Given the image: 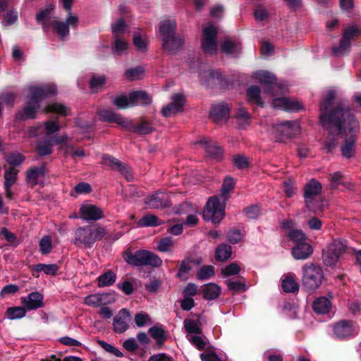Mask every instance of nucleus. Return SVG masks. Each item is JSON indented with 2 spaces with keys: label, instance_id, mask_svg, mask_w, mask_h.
<instances>
[{
  "label": "nucleus",
  "instance_id": "f257e3e1",
  "mask_svg": "<svg viewBox=\"0 0 361 361\" xmlns=\"http://www.w3.org/2000/svg\"><path fill=\"white\" fill-rule=\"evenodd\" d=\"M335 97V90H329L320 105V122L329 130L324 148L331 152L341 140L343 157L350 158L355 152L360 124L348 106L342 104L329 111Z\"/></svg>",
  "mask_w": 361,
  "mask_h": 361
},
{
  "label": "nucleus",
  "instance_id": "f03ea898",
  "mask_svg": "<svg viewBox=\"0 0 361 361\" xmlns=\"http://www.w3.org/2000/svg\"><path fill=\"white\" fill-rule=\"evenodd\" d=\"M252 77L266 85L264 93H270L272 98V107L288 111H295L302 109L301 104L298 101L290 100L284 97H276L278 92H283V88L276 82V78L274 74L266 71H257L253 73Z\"/></svg>",
  "mask_w": 361,
  "mask_h": 361
},
{
  "label": "nucleus",
  "instance_id": "7ed1b4c3",
  "mask_svg": "<svg viewBox=\"0 0 361 361\" xmlns=\"http://www.w3.org/2000/svg\"><path fill=\"white\" fill-rule=\"evenodd\" d=\"M27 91L28 93L27 105L17 114V118L21 120L35 118L39 108V102L44 98L55 94L56 88L53 84L42 86L32 85L27 88Z\"/></svg>",
  "mask_w": 361,
  "mask_h": 361
},
{
  "label": "nucleus",
  "instance_id": "20e7f679",
  "mask_svg": "<svg viewBox=\"0 0 361 361\" xmlns=\"http://www.w3.org/2000/svg\"><path fill=\"white\" fill-rule=\"evenodd\" d=\"M51 8L42 9L36 16L37 23H41L44 31L52 27L54 31L61 38L69 35V27H75L78 23V18L75 16L69 15L66 22L57 20L55 17H51Z\"/></svg>",
  "mask_w": 361,
  "mask_h": 361
},
{
  "label": "nucleus",
  "instance_id": "39448f33",
  "mask_svg": "<svg viewBox=\"0 0 361 361\" xmlns=\"http://www.w3.org/2000/svg\"><path fill=\"white\" fill-rule=\"evenodd\" d=\"M106 234L105 228L97 225L79 227L75 231L72 243L76 246L91 247L96 241L102 240Z\"/></svg>",
  "mask_w": 361,
  "mask_h": 361
},
{
  "label": "nucleus",
  "instance_id": "423d86ee",
  "mask_svg": "<svg viewBox=\"0 0 361 361\" xmlns=\"http://www.w3.org/2000/svg\"><path fill=\"white\" fill-rule=\"evenodd\" d=\"M124 259L128 264L136 267H159L162 264V260L157 255L145 250H140L134 253L126 252Z\"/></svg>",
  "mask_w": 361,
  "mask_h": 361
},
{
  "label": "nucleus",
  "instance_id": "0eeeda50",
  "mask_svg": "<svg viewBox=\"0 0 361 361\" xmlns=\"http://www.w3.org/2000/svg\"><path fill=\"white\" fill-rule=\"evenodd\" d=\"M302 271V283L307 291H313L321 286L324 278L321 267L313 264H306L303 266Z\"/></svg>",
  "mask_w": 361,
  "mask_h": 361
},
{
  "label": "nucleus",
  "instance_id": "6e6552de",
  "mask_svg": "<svg viewBox=\"0 0 361 361\" xmlns=\"http://www.w3.org/2000/svg\"><path fill=\"white\" fill-rule=\"evenodd\" d=\"M225 201L220 202L216 196L210 197L204 209L203 218L205 221H210L213 224H218L225 215Z\"/></svg>",
  "mask_w": 361,
  "mask_h": 361
},
{
  "label": "nucleus",
  "instance_id": "1a4fd4ad",
  "mask_svg": "<svg viewBox=\"0 0 361 361\" xmlns=\"http://www.w3.org/2000/svg\"><path fill=\"white\" fill-rule=\"evenodd\" d=\"M217 28L213 24H208L202 31V48L205 54H215L217 52Z\"/></svg>",
  "mask_w": 361,
  "mask_h": 361
},
{
  "label": "nucleus",
  "instance_id": "9d476101",
  "mask_svg": "<svg viewBox=\"0 0 361 361\" xmlns=\"http://www.w3.org/2000/svg\"><path fill=\"white\" fill-rule=\"evenodd\" d=\"M276 137L281 141L283 138H289L296 135L300 131V126L297 121H286L276 124L274 127Z\"/></svg>",
  "mask_w": 361,
  "mask_h": 361
},
{
  "label": "nucleus",
  "instance_id": "9b49d317",
  "mask_svg": "<svg viewBox=\"0 0 361 361\" xmlns=\"http://www.w3.org/2000/svg\"><path fill=\"white\" fill-rule=\"evenodd\" d=\"M358 326L351 321H341L334 328L335 335L340 338H345L357 334Z\"/></svg>",
  "mask_w": 361,
  "mask_h": 361
},
{
  "label": "nucleus",
  "instance_id": "f8f14e48",
  "mask_svg": "<svg viewBox=\"0 0 361 361\" xmlns=\"http://www.w3.org/2000/svg\"><path fill=\"white\" fill-rule=\"evenodd\" d=\"M171 102L161 109V114L164 117H170L183 109L185 99L182 94H174L171 96Z\"/></svg>",
  "mask_w": 361,
  "mask_h": 361
},
{
  "label": "nucleus",
  "instance_id": "ddd939ff",
  "mask_svg": "<svg viewBox=\"0 0 361 361\" xmlns=\"http://www.w3.org/2000/svg\"><path fill=\"white\" fill-rule=\"evenodd\" d=\"M80 217L85 221H97L104 217V212L99 207L85 203L80 207Z\"/></svg>",
  "mask_w": 361,
  "mask_h": 361
},
{
  "label": "nucleus",
  "instance_id": "4468645a",
  "mask_svg": "<svg viewBox=\"0 0 361 361\" xmlns=\"http://www.w3.org/2000/svg\"><path fill=\"white\" fill-rule=\"evenodd\" d=\"M102 164L111 169L120 172L128 180H132V176L128 166L123 164L118 159L104 154L102 156Z\"/></svg>",
  "mask_w": 361,
  "mask_h": 361
},
{
  "label": "nucleus",
  "instance_id": "2eb2a0df",
  "mask_svg": "<svg viewBox=\"0 0 361 361\" xmlns=\"http://www.w3.org/2000/svg\"><path fill=\"white\" fill-rule=\"evenodd\" d=\"M145 204L151 209H159L170 205L169 195L167 193L157 192L145 199Z\"/></svg>",
  "mask_w": 361,
  "mask_h": 361
},
{
  "label": "nucleus",
  "instance_id": "dca6fc26",
  "mask_svg": "<svg viewBox=\"0 0 361 361\" xmlns=\"http://www.w3.org/2000/svg\"><path fill=\"white\" fill-rule=\"evenodd\" d=\"M130 321V312L126 309H121L114 318V329L116 333H123L128 328V322Z\"/></svg>",
  "mask_w": 361,
  "mask_h": 361
},
{
  "label": "nucleus",
  "instance_id": "f3484780",
  "mask_svg": "<svg viewBox=\"0 0 361 361\" xmlns=\"http://www.w3.org/2000/svg\"><path fill=\"white\" fill-rule=\"evenodd\" d=\"M322 191V185L319 182L315 179L310 180L304 188V197L305 204H310L312 202L313 198L320 196Z\"/></svg>",
  "mask_w": 361,
  "mask_h": 361
},
{
  "label": "nucleus",
  "instance_id": "a211bd4d",
  "mask_svg": "<svg viewBox=\"0 0 361 361\" xmlns=\"http://www.w3.org/2000/svg\"><path fill=\"white\" fill-rule=\"evenodd\" d=\"M230 107L226 104L215 105L210 112L211 118L216 123L226 121L229 118Z\"/></svg>",
  "mask_w": 361,
  "mask_h": 361
},
{
  "label": "nucleus",
  "instance_id": "6ab92c4d",
  "mask_svg": "<svg viewBox=\"0 0 361 361\" xmlns=\"http://www.w3.org/2000/svg\"><path fill=\"white\" fill-rule=\"evenodd\" d=\"M22 303L27 310H36L43 305V295L38 292H32L27 297L22 298Z\"/></svg>",
  "mask_w": 361,
  "mask_h": 361
},
{
  "label": "nucleus",
  "instance_id": "aec40b11",
  "mask_svg": "<svg viewBox=\"0 0 361 361\" xmlns=\"http://www.w3.org/2000/svg\"><path fill=\"white\" fill-rule=\"evenodd\" d=\"M46 173L44 166L35 167L27 171V181L31 185H41Z\"/></svg>",
  "mask_w": 361,
  "mask_h": 361
},
{
  "label": "nucleus",
  "instance_id": "412c9836",
  "mask_svg": "<svg viewBox=\"0 0 361 361\" xmlns=\"http://www.w3.org/2000/svg\"><path fill=\"white\" fill-rule=\"evenodd\" d=\"M313 252L312 246L306 243H299L292 249L293 257L298 260H303L307 259Z\"/></svg>",
  "mask_w": 361,
  "mask_h": 361
},
{
  "label": "nucleus",
  "instance_id": "4be33fe9",
  "mask_svg": "<svg viewBox=\"0 0 361 361\" xmlns=\"http://www.w3.org/2000/svg\"><path fill=\"white\" fill-rule=\"evenodd\" d=\"M206 153L210 157L220 159L223 156V149L215 142L202 139L200 141Z\"/></svg>",
  "mask_w": 361,
  "mask_h": 361
},
{
  "label": "nucleus",
  "instance_id": "5701e85b",
  "mask_svg": "<svg viewBox=\"0 0 361 361\" xmlns=\"http://www.w3.org/2000/svg\"><path fill=\"white\" fill-rule=\"evenodd\" d=\"M183 44V39L178 36L162 38V47L164 51L173 54L179 50Z\"/></svg>",
  "mask_w": 361,
  "mask_h": 361
},
{
  "label": "nucleus",
  "instance_id": "b1692460",
  "mask_svg": "<svg viewBox=\"0 0 361 361\" xmlns=\"http://www.w3.org/2000/svg\"><path fill=\"white\" fill-rule=\"evenodd\" d=\"M223 52L228 55L235 56L241 50L240 43L234 39L226 38L221 45Z\"/></svg>",
  "mask_w": 361,
  "mask_h": 361
},
{
  "label": "nucleus",
  "instance_id": "393cba45",
  "mask_svg": "<svg viewBox=\"0 0 361 361\" xmlns=\"http://www.w3.org/2000/svg\"><path fill=\"white\" fill-rule=\"evenodd\" d=\"M130 104L133 106L147 105L152 102L151 97L145 91H135L130 93Z\"/></svg>",
  "mask_w": 361,
  "mask_h": 361
},
{
  "label": "nucleus",
  "instance_id": "a878e982",
  "mask_svg": "<svg viewBox=\"0 0 361 361\" xmlns=\"http://www.w3.org/2000/svg\"><path fill=\"white\" fill-rule=\"evenodd\" d=\"M176 23L174 20H166L162 21L159 27V32L162 38L171 37L175 35Z\"/></svg>",
  "mask_w": 361,
  "mask_h": 361
},
{
  "label": "nucleus",
  "instance_id": "bb28decb",
  "mask_svg": "<svg viewBox=\"0 0 361 361\" xmlns=\"http://www.w3.org/2000/svg\"><path fill=\"white\" fill-rule=\"evenodd\" d=\"M331 307V302L326 297H319L313 302V309L317 314H326Z\"/></svg>",
  "mask_w": 361,
  "mask_h": 361
},
{
  "label": "nucleus",
  "instance_id": "cd10ccee",
  "mask_svg": "<svg viewBox=\"0 0 361 361\" xmlns=\"http://www.w3.org/2000/svg\"><path fill=\"white\" fill-rule=\"evenodd\" d=\"M221 291V287L213 283H208L202 288L203 296L207 300H214L218 298Z\"/></svg>",
  "mask_w": 361,
  "mask_h": 361
},
{
  "label": "nucleus",
  "instance_id": "c85d7f7f",
  "mask_svg": "<svg viewBox=\"0 0 361 361\" xmlns=\"http://www.w3.org/2000/svg\"><path fill=\"white\" fill-rule=\"evenodd\" d=\"M231 253L232 250L231 246L226 244H221L216 247L215 257L216 260L224 262L231 257Z\"/></svg>",
  "mask_w": 361,
  "mask_h": 361
},
{
  "label": "nucleus",
  "instance_id": "c756f323",
  "mask_svg": "<svg viewBox=\"0 0 361 361\" xmlns=\"http://www.w3.org/2000/svg\"><path fill=\"white\" fill-rule=\"evenodd\" d=\"M282 288L287 293H295L299 290V284L292 276H286L282 281Z\"/></svg>",
  "mask_w": 361,
  "mask_h": 361
},
{
  "label": "nucleus",
  "instance_id": "7c9ffc66",
  "mask_svg": "<svg viewBox=\"0 0 361 361\" xmlns=\"http://www.w3.org/2000/svg\"><path fill=\"white\" fill-rule=\"evenodd\" d=\"M116 274L112 271H107L98 277V286L104 287L111 286L116 281Z\"/></svg>",
  "mask_w": 361,
  "mask_h": 361
},
{
  "label": "nucleus",
  "instance_id": "2f4dec72",
  "mask_svg": "<svg viewBox=\"0 0 361 361\" xmlns=\"http://www.w3.org/2000/svg\"><path fill=\"white\" fill-rule=\"evenodd\" d=\"M323 259L326 265L333 266L338 261L340 256L335 252V251L331 250V247L328 245L325 250L323 252Z\"/></svg>",
  "mask_w": 361,
  "mask_h": 361
},
{
  "label": "nucleus",
  "instance_id": "473e14b6",
  "mask_svg": "<svg viewBox=\"0 0 361 361\" xmlns=\"http://www.w3.org/2000/svg\"><path fill=\"white\" fill-rule=\"evenodd\" d=\"M247 95L250 102L259 106H262L263 104L260 97V90L257 86H251L247 91Z\"/></svg>",
  "mask_w": 361,
  "mask_h": 361
},
{
  "label": "nucleus",
  "instance_id": "72a5a7b5",
  "mask_svg": "<svg viewBox=\"0 0 361 361\" xmlns=\"http://www.w3.org/2000/svg\"><path fill=\"white\" fill-rule=\"evenodd\" d=\"M44 111L55 113L61 116H67L69 114V109L60 103H54L47 105L44 109Z\"/></svg>",
  "mask_w": 361,
  "mask_h": 361
},
{
  "label": "nucleus",
  "instance_id": "f704fd0d",
  "mask_svg": "<svg viewBox=\"0 0 361 361\" xmlns=\"http://www.w3.org/2000/svg\"><path fill=\"white\" fill-rule=\"evenodd\" d=\"M350 42L342 37L338 46L333 47V52L337 56H343L350 51Z\"/></svg>",
  "mask_w": 361,
  "mask_h": 361
},
{
  "label": "nucleus",
  "instance_id": "c9c22d12",
  "mask_svg": "<svg viewBox=\"0 0 361 361\" xmlns=\"http://www.w3.org/2000/svg\"><path fill=\"white\" fill-rule=\"evenodd\" d=\"M329 245L331 247V250L335 251L338 256H341L348 249L346 241L341 239L335 240Z\"/></svg>",
  "mask_w": 361,
  "mask_h": 361
},
{
  "label": "nucleus",
  "instance_id": "e433bc0d",
  "mask_svg": "<svg viewBox=\"0 0 361 361\" xmlns=\"http://www.w3.org/2000/svg\"><path fill=\"white\" fill-rule=\"evenodd\" d=\"M34 269L37 272L43 271L47 275H55L59 269V267L55 264H38L35 266Z\"/></svg>",
  "mask_w": 361,
  "mask_h": 361
},
{
  "label": "nucleus",
  "instance_id": "4c0bfd02",
  "mask_svg": "<svg viewBox=\"0 0 361 361\" xmlns=\"http://www.w3.org/2000/svg\"><path fill=\"white\" fill-rule=\"evenodd\" d=\"M361 34V30L355 25H350L346 27L343 31V37L350 42L354 40Z\"/></svg>",
  "mask_w": 361,
  "mask_h": 361
},
{
  "label": "nucleus",
  "instance_id": "58836bf2",
  "mask_svg": "<svg viewBox=\"0 0 361 361\" xmlns=\"http://www.w3.org/2000/svg\"><path fill=\"white\" fill-rule=\"evenodd\" d=\"M214 268L211 265L202 267L197 274V278L201 281L208 280L214 275Z\"/></svg>",
  "mask_w": 361,
  "mask_h": 361
},
{
  "label": "nucleus",
  "instance_id": "ea45409f",
  "mask_svg": "<svg viewBox=\"0 0 361 361\" xmlns=\"http://www.w3.org/2000/svg\"><path fill=\"white\" fill-rule=\"evenodd\" d=\"M25 309L22 307H9L6 311V316L9 319H21L25 317Z\"/></svg>",
  "mask_w": 361,
  "mask_h": 361
},
{
  "label": "nucleus",
  "instance_id": "a19ab883",
  "mask_svg": "<svg viewBox=\"0 0 361 361\" xmlns=\"http://www.w3.org/2000/svg\"><path fill=\"white\" fill-rule=\"evenodd\" d=\"M235 181L231 177H226L222 185L221 196L226 201L228 198V194L233 190Z\"/></svg>",
  "mask_w": 361,
  "mask_h": 361
},
{
  "label": "nucleus",
  "instance_id": "79ce46f5",
  "mask_svg": "<svg viewBox=\"0 0 361 361\" xmlns=\"http://www.w3.org/2000/svg\"><path fill=\"white\" fill-rule=\"evenodd\" d=\"M128 47V42L123 38L120 37H114V50L117 54L121 55L126 53Z\"/></svg>",
  "mask_w": 361,
  "mask_h": 361
},
{
  "label": "nucleus",
  "instance_id": "37998d69",
  "mask_svg": "<svg viewBox=\"0 0 361 361\" xmlns=\"http://www.w3.org/2000/svg\"><path fill=\"white\" fill-rule=\"evenodd\" d=\"M239 128H244L249 124L250 114L243 108H239L235 116Z\"/></svg>",
  "mask_w": 361,
  "mask_h": 361
},
{
  "label": "nucleus",
  "instance_id": "c03bdc74",
  "mask_svg": "<svg viewBox=\"0 0 361 361\" xmlns=\"http://www.w3.org/2000/svg\"><path fill=\"white\" fill-rule=\"evenodd\" d=\"M18 171L13 167H9L6 169L4 173L5 183L4 185L12 187L17 180V175Z\"/></svg>",
  "mask_w": 361,
  "mask_h": 361
},
{
  "label": "nucleus",
  "instance_id": "a18cd8bd",
  "mask_svg": "<svg viewBox=\"0 0 361 361\" xmlns=\"http://www.w3.org/2000/svg\"><path fill=\"white\" fill-rule=\"evenodd\" d=\"M191 270L192 266L190 265V262L183 260L181 262L177 276L180 281H187L188 279V275Z\"/></svg>",
  "mask_w": 361,
  "mask_h": 361
},
{
  "label": "nucleus",
  "instance_id": "49530a36",
  "mask_svg": "<svg viewBox=\"0 0 361 361\" xmlns=\"http://www.w3.org/2000/svg\"><path fill=\"white\" fill-rule=\"evenodd\" d=\"M148 40L145 35L140 33H135L133 36V44L140 51H145L147 49Z\"/></svg>",
  "mask_w": 361,
  "mask_h": 361
},
{
  "label": "nucleus",
  "instance_id": "de8ad7c7",
  "mask_svg": "<svg viewBox=\"0 0 361 361\" xmlns=\"http://www.w3.org/2000/svg\"><path fill=\"white\" fill-rule=\"evenodd\" d=\"M184 327L187 332L190 334H201L202 330L197 321L186 319L184 320Z\"/></svg>",
  "mask_w": 361,
  "mask_h": 361
},
{
  "label": "nucleus",
  "instance_id": "09e8293b",
  "mask_svg": "<svg viewBox=\"0 0 361 361\" xmlns=\"http://www.w3.org/2000/svg\"><path fill=\"white\" fill-rule=\"evenodd\" d=\"M174 245V243L171 238L165 237L161 238L157 243V250L162 252H166L171 251Z\"/></svg>",
  "mask_w": 361,
  "mask_h": 361
},
{
  "label": "nucleus",
  "instance_id": "8fccbe9b",
  "mask_svg": "<svg viewBox=\"0 0 361 361\" xmlns=\"http://www.w3.org/2000/svg\"><path fill=\"white\" fill-rule=\"evenodd\" d=\"M126 30V24L122 18L117 20L115 23L111 24V30L114 37H119L120 35L124 33Z\"/></svg>",
  "mask_w": 361,
  "mask_h": 361
},
{
  "label": "nucleus",
  "instance_id": "3c124183",
  "mask_svg": "<svg viewBox=\"0 0 361 361\" xmlns=\"http://www.w3.org/2000/svg\"><path fill=\"white\" fill-rule=\"evenodd\" d=\"M144 73V69L142 67H135L128 69L125 73L126 78L129 80H139Z\"/></svg>",
  "mask_w": 361,
  "mask_h": 361
},
{
  "label": "nucleus",
  "instance_id": "603ef678",
  "mask_svg": "<svg viewBox=\"0 0 361 361\" xmlns=\"http://www.w3.org/2000/svg\"><path fill=\"white\" fill-rule=\"evenodd\" d=\"M5 158L9 165L13 166H19L24 160V157L18 152L10 153Z\"/></svg>",
  "mask_w": 361,
  "mask_h": 361
},
{
  "label": "nucleus",
  "instance_id": "864d4df0",
  "mask_svg": "<svg viewBox=\"0 0 361 361\" xmlns=\"http://www.w3.org/2000/svg\"><path fill=\"white\" fill-rule=\"evenodd\" d=\"M140 226H156L159 224V219L155 215L148 214L138 221Z\"/></svg>",
  "mask_w": 361,
  "mask_h": 361
},
{
  "label": "nucleus",
  "instance_id": "5fc2aeb1",
  "mask_svg": "<svg viewBox=\"0 0 361 361\" xmlns=\"http://www.w3.org/2000/svg\"><path fill=\"white\" fill-rule=\"evenodd\" d=\"M113 103L119 109H126L130 106H133L130 104V94L120 95L114 98Z\"/></svg>",
  "mask_w": 361,
  "mask_h": 361
},
{
  "label": "nucleus",
  "instance_id": "6e6d98bb",
  "mask_svg": "<svg viewBox=\"0 0 361 361\" xmlns=\"http://www.w3.org/2000/svg\"><path fill=\"white\" fill-rule=\"evenodd\" d=\"M106 82V78L103 75H94L90 82V86L92 91L97 92L99 90Z\"/></svg>",
  "mask_w": 361,
  "mask_h": 361
},
{
  "label": "nucleus",
  "instance_id": "4d7b16f0",
  "mask_svg": "<svg viewBox=\"0 0 361 361\" xmlns=\"http://www.w3.org/2000/svg\"><path fill=\"white\" fill-rule=\"evenodd\" d=\"M310 204H306L309 210L317 213L324 209V204L321 196L317 197V198H313Z\"/></svg>",
  "mask_w": 361,
  "mask_h": 361
},
{
  "label": "nucleus",
  "instance_id": "13d9d810",
  "mask_svg": "<svg viewBox=\"0 0 361 361\" xmlns=\"http://www.w3.org/2000/svg\"><path fill=\"white\" fill-rule=\"evenodd\" d=\"M118 114L109 109H102L99 111V118L105 122L114 123Z\"/></svg>",
  "mask_w": 361,
  "mask_h": 361
},
{
  "label": "nucleus",
  "instance_id": "bf43d9fd",
  "mask_svg": "<svg viewBox=\"0 0 361 361\" xmlns=\"http://www.w3.org/2000/svg\"><path fill=\"white\" fill-rule=\"evenodd\" d=\"M39 249L43 255L49 254L52 249L51 238L49 235L44 236L39 242Z\"/></svg>",
  "mask_w": 361,
  "mask_h": 361
},
{
  "label": "nucleus",
  "instance_id": "052dcab7",
  "mask_svg": "<svg viewBox=\"0 0 361 361\" xmlns=\"http://www.w3.org/2000/svg\"><path fill=\"white\" fill-rule=\"evenodd\" d=\"M151 336L155 339L158 343H162L165 339L164 331L161 328L153 326L149 330Z\"/></svg>",
  "mask_w": 361,
  "mask_h": 361
},
{
  "label": "nucleus",
  "instance_id": "680f3d73",
  "mask_svg": "<svg viewBox=\"0 0 361 361\" xmlns=\"http://www.w3.org/2000/svg\"><path fill=\"white\" fill-rule=\"evenodd\" d=\"M233 163L236 168L240 169H245L249 166L247 158L240 154L233 156Z\"/></svg>",
  "mask_w": 361,
  "mask_h": 361
},
{
  "label": "nucleus",
  "instance_id": "e2e57ef3",
  "mask_svg": "<svg viewBox=\"0 0 361 361\" xmlns=\"http://www.w3.org/2000/svg\"><path fill=\"white\" fill-rule=\"evenodd\" d=\"M344 185L343 177L338 171L334 173L330 178L331 188H338L340 185Z\"/></svg>",
  "mask_w": 361,
  "mask_h": 361
},
{
  "label": "nucleus",
  "instance_id": "0e129e2a",
  "mask_svg": "<svg viewBox=\"0 0 361 361\" xmlns=\"http://www.w3.org/2000/svg\"><path fill=\"white\" fill-rule=\"evenodd\" d=\"M135 322L138 327H142L151 322L150 317L148 314L140 312L135 316Z\"/></svg>",
  "mask_w": 361,
  "mask_h": 361
},
{
  "label": "nucleus",
  "instance_id": "69168bd1",
  "mask_svg": "<svg viewBox=\"0 0 361 361\" xmlns=\"http://www.w3.org/2000/svg\"><path fill=\"white\" fill-rule=\"evenodd\" d=\"M240 271V266L236 263H231L222 269V274L228 276L238 274Z\"/></svg>",
  "mask_w": 361,
  "mask_h": 361
},
{
  "label": "nucleus",
  "instance_id": "338daca9",
  "mask_svg": "<svg viewBox=\"0 0 361 361\" xmlns=\"http://www.w3.org/2000/svg\"><path fill=\"white\" fill-rule=\"evenodd\" d=\"M102 296L99 294H92L85 298V303L90 306H99L102 304Z\"/></svg>",
  "mask_w": 361,
  "mask_h": 361
},
{
  "label": "nucleus",
  "instance_id": "774afa93",
  "mask_svg": "<svg viewBox=\"0 0 361 361\" xmlns=\"http://www.w3.org/2000/svg\"><path fill=\"white\" fill-rule=\"evenodd\" d=\"M288 237L296 243H303L306 240L305 235L300 231L291 230L288 232Z\"/></svg>",
  "mask_w": 361,
  "mask_h": 361
}]
</instances>
